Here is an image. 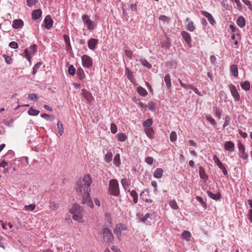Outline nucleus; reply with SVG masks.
<instances>
[{"label": "nucleus", "mask_w": 252, "mask_h": 252, "mask_svg": "<svg viewBox=\"0 0 252 252\" xmlns=\"http://www.w3.org/2000/svg\"><path fill=\"white\" fill-rule=\"evenodd\" d=\"M92 179L88 174L86 175L84 178L78 180L76 182V191L78 194L88 193L91 191L90 186L92 183Z\"/></svg>", "instance_id": "f257e3e1"}, {"label": "nucleus", "mask_w": 252, "mask_h": 252, "mask_svg": "<svg viewBox=\"0 0 252 252\" xmlns=\"http://www.w3.org/2000/svg\"><path fill=\"white\" fill-rule=\"evenodd\" d=\"M70 213L72 214V218L79 222L83 221L82 209L77 204H74L69 210Z\"/></svg>", "instance_id": "f03ea898"}, {"label": "nucleus", "mask_w": 252, "mask_h": 252, "mask_svg": "<svg viewBox=\"0 0 252 252\" xmlns=\"http://www.w3.org/2000/svg\"><path fill=\"white\" fill-rule=\"evenodd\" d=\"M109 190L114 196H118L120 194L118 182L116 179L109 181Z\"/></svg>", "instance_id": "7ed1b4c3"}, {"label": "nucleus", "mask_w": 252, "mask_h": 252, "mask_svg": "<svg viewBox=\"0 0 252 252\" xmlns=\"http://www.w3.org/2000/svg\"><path fill=\"white\" fill-rule=\"evenodd\" d=\"M82 19L84 24L87 25V29L90 31L93 30L96 26V23L94 21H91L87 15H83Z\"/></svg>", "instance_id": "20e7f679"}, {"label": "nucleus", "mask_w": 252, "mask_h": 252, "mask_svg": "<svg viewBox=\"0 0 252 252\" xmlns=\"http://www.w3.org/2000/svg\"><path fill=\"white\" fill-rule=\"evenodd\" d=\"M81 202L83 204H86L91 208L94 207V203L90 195V192L83 193Z\"/></svg>", "instance_id": "39448f33"}, {"label": "nucleus", "mask_w": 252, "mask_h": 252, "mask_svg": "<svg viewBox=\"0 0 252 252\" xmlns=\"http://www.w3.org/2000/svg\"><path fill=\"white\" fill-rule=\"evenodd\" d=\"M103 235L104 239H106V242L109 245L112 244L113 241V235L111 231L108 228H104L103 231Z\"/></svg>", "instance_id": "423d86ee"}, {"label": "nucleus", "mask_w": 252, "mask_h": 252, "mask_svg": "<svg viewBox=\"0 0 252 252\" xmlns=\"http://www.w3.org/2000/svg\"><path fill=\"white\" fill-rule=\"evenodd\" d=\"M82 65L84 67L89 68L93 65L91 58L88 55H84L82 57Z\"/></svg>", "instance_id": "0eeeda50"}, {"label": "nucleus", "mask_w": 252, "mask_h": 252, "mask_svg": "<svg viewBox=\"0 0 252 252\" xmlns=\"http://www.w3.org/2000/svg\"><path fill=\"white\" fill-rule=\"evenodd\" d=\"M238 150L240 152L239 153V157L242 158L244 160H246L248 158V154L245 152V147L242 144L241 142H239L238 143Z\"/></svg>", "instance_id": "6e6552de"}, {"label": "nucleus", "mask_w": 252, "mask_h": 252, "mask_svg": "<svg viewBox=\"0 0 252 252\" xmlns=\"http://www.w3.org/2000/svg\"><path fill=\"white\" fill-rule=\"evenodd\" d=\"M229 88L231 95L234 98V100L236 101H239L240 100V95L236 89V87L234 85L231 84Z\"/></svg>", "instance_id": "1a4fd4ad"}, {"label": "nucleus", "mask_w": 252, "mask_h": 252, "mask_svg": "<svg viewBox=\"0 0 252 252\" xmlns=\"http://www.w3.org/2000/svg\"><path fill=\"white\" fill-rule=\"evenodd\" d=\"M181 35L186 41V43L189 46H191V38L189 33L185 31L181 32Z\"/></svg>", "instance_id": "9d476101"}, {"label": "nucleus", "mask_w": 252, "mask_h": 252, "mask_svg": "<svg viewBox=\"0 0 252 252\" xmlns=\"http://www.w3.org/2000/svg\"><path fill=\"white\" fill-rule=\"evenodd\" d=\"M44 23L45 27L48 30H50L52 27L53 21L50 15H48L45 17L44 20Z\"/></svg>", "instance_id": "9b49d317"}, {"label": "nucleus", "mask_w": 252, "mask_h": 252, "mask_svg": "<svg viewBox=\"0 0 252 252\" xmlns=\"http://www.w3.org/2000/svg\"><path fill=\"white\" fill-rule=\"evenodd\" d=\"M224 149L229 152H232L235 149V145L232 141H226L224 144Z\"/></svg>", "instance_id": "f8f14e48"}, {"label": "nucleus", "mask_w": 252, "mask_h": 252, "mask_svg": "<svg viewBox=\"0 0 252 252\" xmlns=\"http://www.w3.org/2000/svg\"><path fill=\"white\" fill-rule=\"evenodd\" d=\"M186 28L189 32H193L195 29L193 22L190 21L189 18H187L186 19Z\"/></svg>", "instance_id": "ddd939ff"}, {"label": "nucleus", "mask_w": 252, "mask_h": 252, "mask_svg": "<svg viewBox=\"0 0 252 252\" xmlns=\"http://www.w3.org/2000/svg\"><path fill=\"white\" fill-rule=\"evenodd\" d=\"M201 13L202 15L207 18L208 21L211 24L214 25L215 23V20H214L213 16L210 13L205 11H201Z\"/></svg>", "instance_id": "4468645a"}, {"label": "nucleus", "mask_w": 252, "mask_h": 252, "mask_svg": "<svg viewBox=\"0 0 252 252\" xmlns=\"http://www.w3.org/2000/svg\"><path fill=\"white\" fill-rule=\"evenodd\" d=\"M98 42V40L95 38H91L88 41V45L90 49L94 50Z\"/></svg>", "instance_id": "2eb2a0df"}, {"label": "nucleus", "mask_w": 252, "mask_h": 252, "mask_svg": "<svg viewBox=\"0 0 252 252\" xmlns=\"http://www.w3.org/2000/svg\"><path fill=\"white\" fill-rule=\"evenodd\" d=\"M82 95L83 97L88 101H91L93 99L92 94L85 89L82 90Z\"/></svg>", "instance_id": "dca6fc26"}, {"label": "nucleus", "mask_w": 252, "mask_h": 252, "mask_svg": "<svg viewBox=\"0 0 252 252\" xmlns=\"http://www.w3.org/2000/svg\"><path fill=\"white\" fill-rule=\"evenodd\" d=\"M24 25L23 21L21 19L14 20L13 21L12 27L14 29H18Z\"/></svg>", "instance_id": "f3484780"}, {"label": "nucleus", "mask_w": 252, "mask_h": 252, "mask_svg": "<svg viewBox=\"0 0 252 252\" xmlns=\"http://www.w3.org/2000/svg\"><path fill=\"white\" fill-rule=\"evenodd\" d=\"M42 14V11L40 9H36L32 13V18L33 20H37L39 19Z\"/></svg>", "instance_id": "a211bd4d"}, {"label": "nucleus", "mask_w": 252, "mask_h": 252, "mask_svg": "<svg viewBox=\"0 0 252 252\" xmlns=\"http://www.w3.org/2000/svg\"><path fill=\"white\" fill-rule=\"evenodd\" d=\"M237 24L240 27L243 28L246 25V21L243 16H239L237 20Z\"/></svg>", "instance_id": "6ab92c4d"}, {"label": "nucleus", "mask_w": 252, "mask_h": 252, "mask_svg": "<svg viewBox=\"0 0 252 252\" xmlns=\"http://www.w3.org/2000/svg\"><path fill=\"white\" fill-rule=\"evenodd\" d=\"M231 74L234 77H237L238 75V68L236 65L232 64L230 67Z\"/></svg>", "instance_id": "aec40b11"}, {"label": "nucleus", "mask_w": 252, "mask_h": 252, "mask_svg": "<svg viewBox=\"0 0 252 252\" xmlns=\"http://www.w3.org/2000/svg\"><path fill=\"white\" fill-rule=\"evenodd\" d=\"M207 194L210 198L216 200H219L220 197V193H213L210 191H207Z\"/></svg>", "instance_id": "412c9836"}, {"label": "nucleus", "mask_w": 252, "mask_h": 252, "mask_svg": "<svg viewBox=\"0 0 252 252\" xmlns=\"http://www.w3.org/2000/svg\"><path fill=\"white\" fill-rule=\"evenodd\" d=\"M64 41L66 46V50L68 51L71 49V44L70 42L69 37L67 35H64L63 36Z\"/></svg>", "instance_id": "4be33fe9"}, {"label": "nucleus", "mask_w": 252, "mask_h": 252, "mask_svg": "<svg viewBox=\"0 0 252 252\" xmlns=\"http://www.w3.org/2000/svg\"><path fill=\"white\" fill-rule=\"evenodd\" d=\"M163 171L161 168H157L154 173V177L156 178H160L163 174Z\"/></svg>", "instance_id": "5701e85b"}, {"label": "nucleus", "mask_w": 252, "mask_h": 252, "mask_svg": "<svg viewBox=\"0 0 252 252\" xmlns=\"http://www.w3.org/2000/svg\"><path fill=\"white\" fill-rule=\"evenodd\" d=\"M138 93L143 96H145L148 94L147 91L143 87L139 86L137 88Z\"/></svg>", "instance_id": "b1692460"}, {"label": "nucleus", "mask_w": 252, "mask_h": 252, "mask_svg": "<svg viewBox=\"0 0 252 252\" xmlns=\"http://www.w3.org/2000/svg\"><path fill=\"white\" fill-rule=\"evenodd\" d=\"M49 207L51 210L55 211L59 207V204L54 202L50 201Z\"/></svg>", "instance_id": "393cba45"}, {"label": "nucleus", "mask_w": 252, "mask_h": 252, "mask_svg": "<svg viewBox=\"0 0 252 252\" xmlns=\"http://www.w3.org/2000/svg\"><path fill=\"white\" fill-rule=\"evenodd\" d=\"M141 63L144 66H146L148 69H150L152 68V65L150 64L146 59H140L139 60Z\"/></svg>", "instance_id": "a878e982"}, {"label": "nucleus", "mask_w": 252, "mask_h": 252, "mask_svg": "<svg viewBox=\"0 0 252 252\" xmlns=\"http://www.w3.org/2000/svg\"><path fill=\"white\" fill-rule=\"evenodd\" d=\"M121 183L124 189L125 190H127L130 185L127 179L126 178L122 179L121 180Z\"/></svg>", "instance_id": "bb28decb"}, {"label": "nucleus", "mask_w": 252, "mask_h": 252, "mask_svg": "<svg viewBox=\"0 0 252 252\" xmlns=\"http://www.w3.org/2000/svg\"><path fill=\"white\" fill-rule=\"evenodd\" d=\"M164 81L166 84V85L168 88H169L171 86V82L170 79V76L169 74H167L165 75L164 77Z\"/></svg>", "instance_id": "cd10ccee"}, {"label": "nucleus", "mask_w": 252, "mask_h": 252, "mask_svg": "<svg viewBox=\"0 0 252 252\" xmlns=\"http://www.w3.org/2000/svg\"><path fill=\"white\" fill-rule=\"evenodd\" d=\"M121 226H122L121 224H117L114 230V233L118 237L121 234Z\"/></svg>", "instance_id": "c85d7f7f"}, {"label": "nucleus", "mask_w": 252, "mask_h": 252, "mask_svg": "<svg viewBox=\"0 0 252 252\" xmlns=\"http://www.w3.org/2000/svg\"><path fill=\"white\" fill-rule=\"evenodd\" d=\"M77 75L80 80H83L85 78L84 70L81 68L78 69L77 70Z\"/></svg>", "instance_id": "c756f323"}, {"label": "nucleus", "mask_w": 252, "mask_h": 252, "mask_svg": "<svg viewBox=\"0 0 252 252\" xmlns=\"http://www.w3.org/2000/svg\"><path fill=\"white\" fill-rule=\"evenodd\" d=\"M182 236L183 239L189 241L190 240V238L191 237L190 233L188 231H184L182 234Z\"/></svg>", "instance_id": "7c9ffc66"}, {"label": "nucleus", "mask_w": 252, "mask_h": 252, "mask_svg": "<svg viewBox=\"0 0 252 252\" xmlns=\"http://www.w3.org/2000/svg\"><path fill=\"white\" fill-rule=\"evenodd\" d=\"M146 135L150 138L153 137L154 130L152 127L146 128L145 129Z\"/></svg>", "instance_id": "2f4dec72"}, {"label": "nucleus", "mask_w": 252, "mask_h": 252, "mask_svg": "<svg viewBox=\"0 0 252 252\" xmlns=\"http://www.w3.org/2000/svg\"><path fill=\"white\" fill-rule=\"evenodd\" d=\"M113 162L116 166H119V165L121 163L120 155L119 154H117L115 155L114 158Z\"/></svg>", "instance_id": "473e14b6"}, {"label": "nucleus", "mask_w": 252, "mask_h": 252, "mask_svg": "<svg viewBox=\"0 0 252 252\" xmlns=\"http://www.w3.org/2000/svg\"><path fill=\"white\" fill-rule=\"evenodd\" d=\"M130 195L133 198V201L134 204H136L138 202V195L136 191L135 190H132L130 192Z\"/></svg>", "instance_id": "72a5a7b5"}, {"label": "nucleus", "mask_w": 252, "mask_h": 252, "mask_svg": "<svg viewBox=\"0 0 252 252\" xmlns=\"http://www.w3.org/2000/svg\"><path fill=\"white\" fill-rule=\"evenodd\" d=\"M153 124L152 119L151 118L148 119L145 121L143 123V126L146 128L151 127V126Z\"/></svg>", "instance_id": "f704fd0d"}, {"label": "nucleus", "mask_w": 252, "mask_h": 252, "mask_svg": "<svg viewBox=\"0 0 252 252\" xmlns=\"http://www.w3.org/2000/svg\"><path fill=\"white\" fill-rule=\"evenodd\" d=\"M57 127L59 133L60 135H62L64 131V129L63 124L60 121H58L57 123Z\"/></svg>", "instance_id": "c9c22d12"}, {"label": "nucleus", "mask_w": 252, "mask_h": 252, "mask_svg": "<svg viewBox=\"0 0 252 252\" xmlns=\"http://www.w3.org/2000/svg\"><path fill=\"white\" fill-rule=\"evenodd\" d=\"M113 155L111 152H108L104 157V160L105 162L109 163L112 161Z\"/></svg>", "instance_id": "e433bc0d"}, {"label": "nucleus", "mask_w": 252, "mask_h": 252, "mask_svg": "<svg viewBox=\"0 0 252 252\" xmlns=\"http://www.w3.org/2000/svg\"><path fill=\"white\" fill-rule=\"evenodd\" d=\"M241 86L244 90L248 91L250 89V83L249 81H246L241 83Z\"/></svg>", "instance_id": "4c0bfd02"}, {"label": "nucleus", "mask_w": 252, "mask_h": 252, "mask_svg": "<svg viewBox=\"0 0 252 252\" xmlns=\"http://www.w3.org/2000/svg\"><path fill=\"white\" fill-rule=\"evenodd\" d=\"M118 139L121 142H124L126 139V136L123 133H119L117 135Z\"/></svg>", "instance_id": "58836bf2"}, {"label": "nucleus", "mask_w": 252, "mask_h": 252, "mask_svg": "<svg viewBox=\"0 0 252 252\" xmlns=\"http://www.w3.org/2000/svg\"><path fill=\"white\" fill-rule=\"evenodd\" d=\"M199 176L201 179L204 180H207L208 179L207 175L206 174L204 170L201 167L199 169Z\"/></svg>", "instance_id": "ea45409f"}, {"label": "nucleus", "mask_w": 252, "mask_h": 252, "mask_svg": "<svg viewBox=\"0 0 252 252\" xmlns=\"http://www.w3.org/2000/svg\"><path fill=\"white\" fill-rule=\"evenodd\" d=\"M39 111L30 108L28 111V114L31 116H37L38 115Z\"/></svg>", "instance_id": "a19ab883"}, {"label": "nucleus", "mask_w": 252, "mask_h": 252, "mask_svg": "<svg viewBox=\"0 0 252 252\" xmlns=\"http://www.w3.org/2000/svg\"><path fill=\"white\" fill-rule=\"evenodd\" d=\"M28 98L30 100L36 101L38 99V96L35 94H29Z\"/></svg>", "instance_id": "79ce46f5"}, {"label": "nucleus", "mask_w": 252, "mask_h": 252, "mask_svg": "<svg viewBox=\"0 0 252 252\" xmlns=\"http://www.w3.org/2000/svg\"><path fill=\"white\" fill-rule=\"evenodd\" d=\"M41 117L48 121H51L54 119V116L45 113L41 114Z\"/></svg>", "instance_id": "37998d69"}, {"label": "nucleus", "mask_w": 252, "mask_h": 252, "mask_svg": "<svg viewBox=\"0 0 252 252\" xmlns=\"http://www.w3.org/2000/svg\"><path fill=\"white\" fill-rule=\"evenodd\" d=\"M14 156V153L12 151H9L6 154V155L4 156L3 158H5L6 159L8 160L9 159H11L13 158Z\"/></svg>", "instance_id": "c03bdc74"}, {"label": "nucleus", "mask_w": 252, "mask_h": 252, "mask_svg": "<svg viewBox=\"0 0 252 252\" xmlns=\"http://www.w3.org/2000/svg\"><path fill=\"white\" fill-rule=\"evenodd\" d=\"M35 208V205L34 204H31L28 205H25L24 206V209L27 211H32Z\"/></svg>", "instance_id": "a18cd8bd"}, {"label": "nucleus", "mask_w": 252, "mask_h": 252, "mask_svg": "<svg viewBox=\"0 0 252 252\" xmlns=\"http://www.w3.org/2000/svg\"><path fill=\"white\" fill-rule=\"evenodd\" d=\"M170 206L174 210H177L178 209V206L175 200H172L170 201L169 203Z\"/></svg>", "instance_id": "49530a36"}, {"label": "nucleus", "mask_w": 252, "mask_h": 252, "mask_svg": "<svg viewBox=\"0 0 252 252\" xmlns=\"http://www.w3.org/2000/svg\"><path fill=\"white\" fill-rule=\"evenodd\" d=\"M149 219L151 220L150 218V215L149 213L146 214L141 219V221L142 222H146V221H148V222H150V220H149Z\"/></svg>", "instance_id": "de8ad7c7"}, {"label": "nucleus", "mask_w": 252, "mask_h": 252, "mask_svg": "<svg viewBox=\"0 0 252 252\" xmlns=\"http://www.w3.org/2000/svg\"><path fill=\"white\" fill-rule=\"evenodd\" d=\"M42 64V63L38 62L33 66V71H32V74L33 75L35 74L37 70L40 67V66H41Z\"/></svg>", "instance_id": "09e8293b"}, {"label": "nucleus", "mask_w": 252, "mask_h": 252, "mask_svg": "<svg viewBox=\"0 0 252 252\" xmlns=\"http://www.w3.org/2000/svg\"><path fill=\"white\" fill-rule=\"evenodd\" d=\"M15 120L14 119H10L9 120H4V124L6 126L9 127H12L13 126L12 124L14 123Z\"/></svg>", "instance_id": "8fccbe9b"}, {"label": "nucleus", "mask_w": 252, "mask_h": 252, "mask_svg": "<svg viewBox=\"0 0 252 252\" xmlns=\"http://www.w3.org/2000/svg\"><path fill=\"white\" fill-rule=\"evenodd\" d=\"M68 72L70 75L73 76L76 72V69L73 65L69 66L68 69Z\"/></svg>", "instance_id": "3c124183"}, {"label": "nucleus", "mask_w": 252, "mask_h": 252, "mask_svg": "<svg viewBox=\"0 0 252 252\" xmlns=\"http://www.w3.org/2000/svg\"><path fill=\"white\" fill-rule=\"evenodd\" d=\"M159 20L161 21L164 23H168L169 22V18L165 15L160 16L159 17Z\"/></svg>", "instance_id": "603ef678"}, {"label": "nucleus", "mask_w": 252, "mask_h": 252, "mask_svg": "<svg viewBox=\"0 0 252 252\" xmlns=\"http://www.w3.org/2000/svg\"><path fill=\"white\" fill-rule=\"evenodd\" d=\"M170 140L172 142L175 141L177 140V134L175 131H172L170 135Z\"/></svg>", "instance_id": "864d4df0"}, {"label": "nucleus", "mask_w": 252, "mask_h": 252, "mask_svg": "<svg viewBox=\"0 0 252 252\" xmlns=\"http://www.w3.org/2000/svg\"><path fill=\"white\" fill-rule=\"evenodd\" d=\"M7 159L3 158V159L0 163V167L5 168L8 165Z\"/></svg>", "instance_id": "5fc2aeb1"}, {"label": "nucleus", "mask_w": 252, "mask_h": 252, "mask_svg": "<svg viewBox=\"0 0 252 252\" xmlns=\"http://www.w3.org/2000/svg\"><path fill=\"white\" fill-rule=\"evenodd\" d=\"M230 121V117L228 115H227L225 117V121L223 125V128L227 126L229 123Z\"/></svg>", "instance_id": "6e6d98bb"}, {"label": "nucleus", "mask_w": 252, "mask_h": 252, "mask_svg": "<svg viewBox=\"0 0 252 252\" xmlns=\"http://www.w3.org/2000/svg\"><path fill=\"white\" fill-rule=\"evenodd\" d=\"M206 119L213 125H215L216 124V121L215 119L211 117V115H207Z\"/></svg>", "instance_id": "4d7b16f0"}, {"label": "nucleus", "mask_w": 252, "mask_h": 252, "mask_svg": "<svg viewBox=\"0 0 252 252\" xmlns=\"http://www.w3.org/2000/svg\"><path fill=\"white\" fill-rule=\"evenodd\" d=\"M117 131V126L111 123V131L113 133H116Z\"/></svg>", "instance_id": "13d9d810"}, {"label": "nucleus", "mask_w": 252, "mask_h": 252, "mask_svg": "<svg viewBox=\"0 0 252 252\" xmlns=\"http://www.w3.org/2000/svg\"><path fill=\"white\" fill-rule=\"evenodd\" d=\"M37 2L36 0H27V4L30 7L35 5Z\"/></svg>", "instance_id": "bf43d9fd"}, {"label": "nucleus", "mask_w": 252, "mask_h": 252, "mask_svg": "<svg viewBox=\"0 0 252 252\" xmlns=\"http://www.w3.org/2000/svg\"><path fill=\"white\" fill-rule=\"evenodd\" d=\"M3 57L4 58L5 62L8 64H10L12 63V59L10 57L6 56V55H3Z\"/></svg>", "instance_id": "052dcab7"}, {"label": "nucleus", "mask_w": 252, "mask_h": 252, "mask_svg": "<svg viewBox=\"0 0 252 252\" xmlns=\"http://www.w3.org/2000/svg\"><path fill=\"white\" fill-rule=\"evenodd\" d=\"M9 46L12 49H17L18 47V44L15 41H12L9 43Z\"/></svg>", "instance_id": "680f3d73"}, {"label": "nucleus", "mask_w": 252, "mask_h": 252, "mask_svg": "<svg viewBox=\"0 0 252 252\" xmlns=\"http://www.w3.org/2000/svg\"><path fill=\"white\" fill-rule=\"evenodd\" d=\"M196 200L200 203L201 204V205L203 206V207L204 208H206V203L204 202L203 199L201 197H199V196H197L196 197Z\"/></svg>", "instance_id": "e2e57ef3"}, {"label": "nucleus", "mask_w": 252, "mask_h": 252, "mask_svg": "<svg viewBox=\"0 0 252 252\" xmlns=\"http://www.w3.org/2000/svg\"><path fill=\"white\" fill-rule=\"evenodd\" d=\"M145 161L148 164L151 165L153 162V158L151 157H148L145 158Z\"/></svg>", "instance_id": "0e129e2a"}, {"label": "nucleus", "mask_w": 252, "mask_h": 252, "mask_svg": "<svg viewBox=\"0 0 252 252\" xmlns=\"http://www.w3.org/2000/svg\"><path fill=\"white\" fill-rule=\"evenodd\" d=\"M37 50V46L35 44L32 45L30 48V51L31 52H32V55H34V53L36 52Z\"/></svg>", "instance_id": "69168bd1"}, {"label": "nucleus", "mask_w": 252, "mask_h": 252, "mask_svg": "<svg viewBox=\"0 0 252 252\" xmlns=\"http://www.w3.org/2000/svg\"><path fill=\"white\" fill-rule=\"evenodd\" d=\"M243 2L248 7L249 9L252 11V4L251 2L249 0H243Z\"/></svg>", "instance_id": "338daca9"}, {"label": "nucleus", "mask_w": 252, "mask_h": 252, "mask_svg": "<svg viewBox=\"0 0 252 252\" xmlns=\"http://www.w3.org/2000/svg\"><path fill=\"white\" fill-rule=\"evenodd\" d=\"M248 218L249 220L252 223V209L249 210L248 214Z\"/></svg>", "instance_id": "774afa93"}]
</instances>
